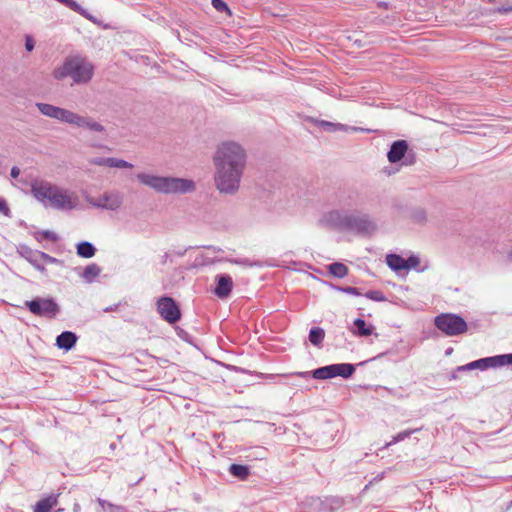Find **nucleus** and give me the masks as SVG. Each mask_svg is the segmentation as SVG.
<instances>
[{
  "mask_svg": "<svg viewBox=\"0 0 512 512\" xmlns=\"http://www.w3.org/2000/svg\"><path fill=\"white\" fill-rule=\"evenodd\" d=\"M511 11H512V6H502V7L497 8V12L502 13V14H506Z\"/></svg>",
  "mask_w": 512,
  "mask_h": 512,
  "instance_id": "37998d69",
  "label": "nucleus"
},
{
  "mask_svg": "<svg viewBox=\"0 0 512 512\" xmlns=\"http://www.w3.org/2000/svg\"><path fill=\"white\" fill-rule=\"evenodd\" d=\"M36 107L40 113L46 117L58 120L63 123L71 124L74 112L48 103L38 102Z\"/></svg>",
  "mask_w": 512,
  "mask_h": 512,
  "instance_id": "f8f14e48",
  "label": "nucleus"
},
{
  "mask_svg": "<svg viewBox=\"0 0 512 512\" xmlns=\"http://www.w3.org/2000/svg\"><path fill=\"white\" fill-rule=\"evenodd\" d=\"M136 178L142 185L161 194H187L196 190V184L191 179L160 176L145 172L137 173Z\"/></svg>",
  "mask_w": 512,
  "mask_h": 512,
  "instance_id": "20e7f679",
  "label": "nucleus"
},
{
  "mask_svg": "<svg viewBox=\"0 0 512 512\" xmlns=\"http://www.w3.org/2000/svg\"><path fill=\"white\" fill-rule=\"evenodd\" d=\"M108 167L119 169H131L133 168V164L123 159L108 157Z\"/></svg>",
  "mask_w": 512,
  "mask_h": 512,
  "instance_id": "cd10ccee",
  "label": "nucleus"
},
{
  "mask_svg": "<svg viewBox=\"0 0 512 512\" xmlns=\"http://www.w3.org/2000/svg\"><path fill=\"white\" fill-rule=\"evenodd\" d=\"M434 325L447 336H458L464 334L468 329L466 321L453 313H442L436 316Z\"/></svg>",
  "mask_w": 512,
  "mask_h": 512,
  "instance_id": "0eeeda50",
  "label": "nucleus"
},
{
  "mask_svg": "<svg viewBox=\"0 0 512 512\" xmlns=\"http://www.w3.org/2000/svg\"><path fill=\"white\" fill-rule=\"evenodd\" d=\"M229 262L236 264V265L245 266V267L260 266L259 262H253L248 258L231 259V260H229Z\"/></svg>",
  "mask_w": 512,
  "mask_h": 512,
  "instance_id": "72a5a7b5",
  "label": "nucleus"
},
{
  "mask_svg": "<svg viewBox=\"0 0 512 512\" xmlns=\"http://www.w3.org/2000/svg\"><path fill=\"white\" fill-rule=\"evenodd\" d=\"M123 194L119 191H107L97 199H87V201L96 208L115 211L123 203Z\"/></svg>",
  "mask_w": 512,
  "mask_h": 512,
  "instance_id": "9b49d317",
  "label": "nucleus"
},
{
  "mask_svg": "<svg viewBox=\"0 0 512 512\" xmlns=\"http://www.w3.org/2000/svg\"><path fill=\"white\" fill-rule=\"evenodd\" d=\"M420 260L417 256L411 255L407 259H405V270L415 269L419 265Z\"/></svg>",
  "mask_w": 512,
  "mask_h": 512,
  "instance_id": "c9c22d12",
  "label": "nucleus"
},
{
  "mask_svg": "<svg viewBox=\"0 0 512 512\" xmlns=\"http://www.w3.org/2000/svg\"><path fill=\"white\" fill-rule=\"evenodd\" d=\"M337 203L339 209L352 210V208L359 206L360 195L356 191H342L337 195Z\"/></svg>",
  "mask_w": 512,
  "mask_h": 512,
  "instance_id": "ddd939ff",
  "label": "nucleus"
},
{
  "mask_svg": "<svg viewBox=\"0 0 512 512\" xmlns=\"http://www.w3.org/2000/svg\"><path fill=\"white\" fill-rule=\"evenodd\" d=\"M22 255L35 269H37L40 272L46 271L44 265L42 264V259L40 258L41 251H34L28 247H23Z\"/></svg>",
  "mask_w": 512,
  "mask_h": 512,
  "instance_id": "a211bd4d",
  "label": "nucleus"
},
{
  "mask_svg": "<svg viewBox=\"0 0 512 512\" xmlns=\"http://www.w3.org/2000/svg\"><path fill=\"white\" fill-rule=\"evenodd\" d=\"M408 150V144L405 140H397L392 143L390 150L387 153V157L390 163H397L406 154Z\"/></svg>",
  "mask_w": 512,
  "mask_h": 512,
  "instance_id": "dca6fc26",
  "label": "nucleus"
},
{
  "mask_svg": "<svg viewBox=\"0 0 512 512\" xmlns=\"http://www.w3.org/2000/svg\"><path fill=\"white\" fill-rule=\"evenodd\" d=\"M34 237L39 242L42 241L43 239H46V240H49L52 242H56L58 240V235L55 232L50 231V230L38 231L37 233H35Z\"/></svg>",
  "mask_w": 512,
  "mask_h": 512,
  "instance_id": "c756f323",
  "label": "nucleus"
},
{
  "mask_svg": "<svg viewBox=\"0 0 512 512\" xmlns=\"http://www.w3.org/2000/svg\"><path fill=\"white\" fill-rule=\"evenodd\" d=\"M334 288L337 291H340L342 293H346V294H349V295H353V296H361L362 295L360 290L358 288H356V287H351V286H346V287L335 286Z\"/></svg>",
  "mask_w": 512,
  "mask_h": 512,
  "instance_id": "f704fd0d",
  "label": "nucleus"
},
{
  "mask_svg": "<svg viewBox=\"0 0 512 512\" xmlns=\"http://www.w3.org/2000/svg\"><path fill=\"white\" fill-rule=\"evenodd\" d=\"M90 163L97 165V166L108 167V157H96V158H93L90 161Z\"/></svg>",
  "mask_w": 512,
  "mask_h": 512,
  "instance_id": "ea45409f",
  "label": "nucleus"
},
{
  "mask_svg": "<svg viewBox=\"0 0 512 512\" xmlns=\"http://www.w3.org/2000/svg\"><path fill=\"white\" fill-rule=\"evenodd\" d=\"M58 494H51L40 501L34 507V512H50L58 503Z\"/></svg>",
  "mask_w": 512,
  "mask_h": 512,
  "instance_id": "aec40b11",
  "label": "nucleus"
},
{
  "mask_svg": "<svg viewBox=\"0 0 512 512\" xmlns=\"http://www.w3.org/2000/svg\"><path fill=\"white\" fill-rule=\"evenodd\" d=\"M170 258V254L169 253H165L163 256H162V260H161V263L162 264H165Z\"/></svg>",
  "mask_w": 512,
  "mask_h": 512,
  "instance_id": "09e8293b",
  "label": "nucleus"
},
{
  "mask_svg": "<svg viewBox=\"0 0 512 512\" xmlns=\"http://www.w3.org/2000/svg\"><path fill=\"white\" fill-rule=\"evenodd\" d=\"M319 221L323 226L362 236H371L378 230V225L370 214L356 209H331L323 213Z\"/></svg>",
  "mask_w": 512,
  "mask_h": 512,
  "instance_id": "f03ea898",
  "label": "nucleus"
},
{
  "mask_svg": "<svg viewBox=\"0 0 512 512\" xmlns=\"http://www.w3.org/2000/svg\"><path fill=\"white\" fill-rule=\"evenodd\" d=\"M0 213L4 214L6 217H11V210L6 200L3 198H0Z\"/></svg>",
  "mask_w": 512,
  "mask_h": 512,
  "instance_id": "4c0bfd02",
  "label": "nucleus"
},
{
  "mask_svg": "<svg viewBox=\"0 0 512 512\" xmlns=\"http://www.w3.org/2000/svg\"><path fill=\"white\" fill-rule=\"evenodd\" d=\"M355 372V366L350 363H337L319 367L313 371L291 372L289 375L309 380L310 378L326 380L337 376L345 379L351 377Z\"/></svg>",
  "mask_w": 512,
  "mask_h": 512,
  "instance_id": "423d86ee",
  "label": "nucleus"
},
{
  "mask_svg": "<svg viewBox=\"0 0 512 512\" xmlns=\"http://www.w3.org/2000/svg\"><path fill=\"white\" fill-rule=\"evenodd\" d=\"M40 258L42 259V264L43 263L54 264V263L59 262V260L57 258L52 257L45 252H41Z\"/></svg>",
  "mask_w": 512,
  "mask_h": 512,
  "instance_id": "58836bf2",
  "label": "nucleus"
},
{
  "mask_svg": "<svg viewBox=\"0 0 512 512\" xmlns=\"http://www.w3.org/2000/svg\"><path fill=\"white\" fill-rule=\"evenodd\" d=\"M286 373L284 374H265L264 375V378L265 379H268V380H273L275 379L276 377H284V378H288V377H295L294 375H285Z\"/></svg>",
  "mask_w": 512,
  "mask_h": 512,
  "instance_id": "79ce46f5",
  "label": "nucleus"
},
{
  "mask_svg": "<svg viewBox=\"0 0 512 512\" xmlns=\"http://www.w3.org/2000/svg\"><path fill=\"white\" fill-rule=\"evenodd\" d=\"M35 43L31 36H26L25 39V48L27 51L31 52L34 49Z\"/></svg>",
  "mask_w": 512,
  "mask_h": 512,
  "instance_id": "a19ab883",
  "label": "nucleus"
},
{
  "mask_svg": "<svg viewBox=\"0 0 512 512\" xmlns=\"http://www.w3.org/2000/svg\"><path fill=\"white\" fill-rule=\"evenodd\" d=\"M78 340L77 335L72 331H64L56 338V346L65 351L71 350Z\"/></svg>",
  "mask_w": 512,
  "mask_h": 512,
  "instance_id": "f3484780",
  "label": "nucleus"
},
{
  "mask_svg": "<svg viewBox=\"0 0 512 512\" xmlns=\"http://www.w3.org/2000/svg\"><path fill=\"white\" fill-rule=\"evenodd\" d=\"M452 349L446 351L447 354L451 353Z\"/></svg>",
  "mask_w": 512,
  "mask_h": 512,
  "instance_id": "5fc2aeb1",
  "label": "nucleus"
},
{
  "mask_svg": "<svg viewBox=\"0 0 512 512\" xmlns=\"http://www.w3.org/2000/svg\"><path fill=\"white\" fill-rule=\"evenodd\" d=\"M419 430L420 429H408L401 431L398 434H396L389 443H387V446L401 442Z\"/></svg>",
  "mask_w": 512,
  "mask_h": 512,
  "instance_id": "7c9ffc66",
  "label": "nucleus"
},
{
  "mask_svg": "<svg viewBox=\"0 0 512 512\" xmlns=\"http://www.w3.org/2000/svg\"><path fill=\"white\" fill-rule=\"evenodd\" d=\"M20 174V169L16 166L12 167L10 175L12 178H17Z\"/></svg>",
  "mask_w": 512,
  "mask_h": 512,
  "instance_id": "c03bdc74",
  "label": "nucleus"
},
{
  "mask_svg": "<svg viewBox=\"0 0 512 512\" xmlns=\"http://www.w3.org/2000/svg\"><path fill=\"white\" fill-rule=\"evenodd\" d=\"M81 507L79 503H75L73 506V512H80Z\"/></svg>",
  "mask_w": 512,
  "mask_h": 512,
  "instance_id": "3c124183",
  "label": "nucleus"
},
{
  "mask_svg": "<svg viewBox=\"0 0 512 512\" xmlns=\"http://www.w3.org/2000/svg\"><path fill=\"white\" fill-rule=\"evenodd\" d=\"M245 149L237 142H222L213 156L214 185L220 194L235 195L246 167Z\"/></svg>",
  "mask_w": 512,
  "mask_h": 512,
  "instance_id": "f257e3e1",
  "label": "nucleus"
},
{
  "mask_svg": "<svg viewBox=\"0 0 512 512\" xmlns=\"http://www.w3.org/2000/svg\"><path fill=\"white\" fill-rule=\"evenodd\" d=\"M212 5L217 11H229L228 5L223 0H212Z\"/></svg>",
  "mask_w": 512,
  "mask_h": 512,
  "instance_id": "e433bc0d",
  "label": "nucleus"
},
{
  "mask_svg": "<svg viewBox=\"0 0 512 512\" xmlns=\"http://www.w3.org/2000/svg\"><path fill=\"white\" fill-rule=\"evenodd\" d=\"M512 365V353L509 354H500L490 357L481 358L475 361H472L466 365L459 366L457 368L458 371H466L473 369L486 370L489 368H499L503 366H511Z\"/></svg>",
  "mask_w": 512,
  "mask_h": 512,
  "instance_id": "6e6552de",
  "label": "nucleus"
},
{
  "mask_svg": "<svg viewBox=\"0 0 512 512\" xmlns=\"http://www.w3.org/2000/svg\"><path fill=\"white\" fill-rule=\"evenodd\" d=\"M319 126L327 132H337V131H344V132H352V131H358L362 130L361 128L348 126L341 123H333L325 120H321L318 122Z\"/></svg>",
  "mask_w": 512,
  "mask_h": 512,
  "instance_id": "6ab92c4d",
  "label": "nucleus"
},
{
  "mask_svg": "<svg viewBox=\"0 0 512 512\" xmlns=\"http://www.w3.org/2000/svg\"><path fill=\"white\" fill-rule=\"evenodd\" d=\"M177 256H183L186 253V249L183 250H177L174 252Z\"/></svg>",
  "mask_w": 512,
  "mask_h": 512,
  "instance_id": "603ef678",
  "label": "nucleus"
},
{
  "mask_svg": "<svg viewBox=\"0 0 512 512\" xmlns=\"http://www.w3.org/2000/svg\"><path fill=\"white\" fill-rule=\"evenodd\" d=\"M70 125H74V126H77L80 128H87L94 132H104L105 131L104 126L102 124H100L99 122L95 121L93 118L81 116L75 112L73 114L72 121H71Z\"/></svg>",
  "mask_w": 512,
  "mask_h": 512,
  "instance_id": "4468645a",
  "label": "nucleus"
},
{
  "mask_svg": "<svg viewBox=\"0 0 512 512\" xmlns=\"http://www.w3.org/2000/svg\"><path fill=\"white\" fill-rule=\"evenodd\" d=\"M354 326L356 328L355 334L360 337L370 336L374 331L373 325H367L364 319L357 318L354 320Z\"/></svg>",
  "mask_w": 512,
  "mask_h": 512,
  "instance_id": "4be33fe9",
  "label": "nucleus"
},
{
  "mask_svg": "<svg viewBox=\"0 0 512 512\" xmlns=\"http://www.w3.org/2000/svg\"><path fill=\"white\" fill-rule=\"evenodd\" d=\"M329 273L336 278H344L348 275V268L346 265L340 262L332 263L328 266Z\"/></svg>",
  "mask_w": 512,
  "mask_h": 512,
  "instance_id": "a878e982",
  "label": "nucleus"
},
{
  "mask_svg": "<svg viewBox=\"0 0 512 512\" xmlns=\"http://www.w3.org/2000/svg\"><path fill=\"white\" fill-rule=\"evenodd\" d=\"M98 504L101 506L103 511L108 512H124V507L120 505H115L113 503H110L104 499L98 498L97 499Z\"/></svg>",
  "mask_w": 512,
  "mask_h": 512,
  "instance_id": "c85d7f7f",
  "label": "nucleus"
},
{
  "mask_svg": "<svg viewBox=\"0 0 512 512\" xmlns=\"http://www.w3.org/2000/svg\"><path fill=\"white\" fill-rule=\"evenodd\" d=\"M77 255L82 258H92L96 253L95 246L88 241L79 242L76 245Z\"/></svg>",
  "mask_w": 512,
  "mask_h": 512,
  "instance_id": "412c9836",
  "label": "nucleus"
},
{
  "mask_svg": "<svg viewBox=\"0 0 512 512\" xmlns=\"http://www.w3.org/2000/svg\"><path fill=\"white\" fill-rule=\"evenodd\" d=\"M157 312L169 324H175L181 318V311L175 300L168 296H163L157 301Z\"/></svg>",
  "mask_w": 512,
  "mask_h": 512,
  "instance_id": "9d476101",
  "label": "nucleus"
},
{
  "mask_svg": "<svg viewBox=\"0 0 512 512\" xmlns=\"http://www.w3.org/2000/svg\"><path fill=\"white\" fill-rule=\"evenodd\" d=\"M118 304H114V305H111V306H108V307H105L103 309L104 312H112V311H116L118 309Z\"/></svg>",
  "mask_w": 512,
  "mask_h": 512,
  "instance_id": "49530a36",
  "label": "nucleus"
},
{
  "mask_svg": "<svg viewBox=\"0 0 512 512\" xmlns=\"http://www.w3.org/2000/svg\"><path fill=\"white\" fill-rule=\"evenodd\" d=\"M507 257H508V260L512 262V249L509 251Z\"/></svg>",
  "mask_w": 512,
  "mask_h": 512,
  "instance_id": "864d4df0",
  "label": "nucleus"
},
{
  "mask_svg": "<svg viewBox=\"0 0 512 512\" xmlns=\"http://www.w3.org/2000/svg\"><path fill=\"white\" fill-rule=\"evenodd\" d=\"M229 473L239 480H246L250 475V469L246 465L231 464L228 468Z\"/></svg>",
  "mask_w": 512,
  "mask_h": 512,
  "instance_id": "5701e85b",
  "label": "nucleus"
},
{
  "mask_svg": "<svg viewBox=\"0 0 512 512\" xmlns=\"http://www.w3.org/2000/svg\"><path fill=\"white\" fill-rule=\"evenodd\" d=\"M54 79L63 80L70 77L73 84H87L94 75V66L85 58L79 56L67 57L62 65L56 67L52 73Z\"/></svg>",
  "mask_w": 512,
  "mask_h": 512,
  "instance_id": "39448f33",
  "label": "nucleus"
},
{
  "mask_svg": "<svg viewBox=\"0 0 512 512\" xmlns=\"http://www.w3.org/2000/svg\"><path fill=\"white\" fill-rule=\"evenodd\" d=\"M217 285L214 289V293L219 298H226L232 291L233 281L232 278L227 274H221L216 277Z\"/></svg>",
  "mask_w": 512,
  "mask_h": 512,
  "instance_id": "2eb2a0df",
  "label": "nucleus"
},
{
  "mask_svg": "<svg viewBox=\"0 0 512 512\" xmlns=\"http://www.w3.org/2000/svg\"><path fill=\"white\" fill-rule=\"evenodd\" d=\"M378 6L381 7V8H384V9H388L389 8V3L381 1V2L378 3Z\"/></svg>",
  "mask_w": 512,
  "mask_h": 512,
  "instance_id": "8fccbe9b",
  "label": "nucleus"
},
{
  "mask_svg": "<svg viewBox=\"0 0 512 512\" xmlns=\"http://www.w3.org/2000/svg\"><path fill=\"white\" fill-rule=\"evenodd\" d=\"M31 193L45 207L60 211H70L77 207L79 198L74 191L63 188L46 180H34Z\"/></svg>",
  "mask_w": 512,
  "mask_h": 512,
  "instance_id": "7ed1b4c3",
  "label": "nucleus"
},
{
  "mask_svg": "<svg viewBox=\"0 0 512 512\" xmlns=\"http://www.w3.org/2000/svg\"><path fill=\"white\" fill-rule=\"evenodd\" d=\"M383 356H384V353H380V354H378L377 356H375V357H373V358H371V359H369V360H367V361H363V362L359 363L358 365H360V366H361V365H364L365 363H367V362H369V361H374V360L379 359V358H381V357H383Z\"/></svg>",
  "mask_w": 512,
  "mask_h": 512,
  "instance_id": "de8ad7c7",
  "label": "nucleus"
},
{
  "mask_svg": "<svg viewBox=\"0 0 512 512\" xmlns=\"http://www.w3.org/2000/svg\"><path fill=\"white\" fill-rule=\"evenodd\" d=\"M364 296L375 302H384L386 301V297L384 293L380 290H370L364 294Z\"/></svg>",
  "mask_w": 512,
  "mask_h": 512,
  "instance_id": "2f4dec72",
  "label": "nucleus"
},
{
  "mask_svg": "<svg viewBox=\"0 0 512 512\" xmlns=\"http://www.w3.org/2000/svg\"><path fill=\"white\" fill-rule=\"evenodd\" d=\"M412 220L418 224H424L427 221V215L424 209L417 208L412 212Z\"/></svg>",
  "mask_w": 512,
  "mask_h": 512,
  "instance_id": "473e14b6",
  "label": "nucleus"
},
{
  "mask_svg": "<svg viewBox=\"0 0 512 512\" xmlns=\"http://www.w3.org/2000/svg\"><path fill=\"white\" fill-rule=\"evenodd\" d=\"M25 305L32 314L40 317L55 318L60 312L59 305L52 298L36 297L26 301Z\"/></svg>",
  "mask_w": 512,
  "mask_h": 512,
  "instance_id": "1a4fd4ad",
  "label": "nucleus"
},
{
  "mask_svg": "<svg viewBox=\"0 0 512 512\" xmlns=\"http://www.w3.org/2000/svg\"><path fill=\"white\" fill-rule=\"evenodd\" d=\"M324 337H325V332L322 328H320V327L311 328V330L309 332V341L313 345L319 346L323 342Z\"/></svg>",
  "mask_w": 512,
  "mask_h": 512,
  "instance_id": "bb28decb",
  "label": "nucleus"
},
{
  "mask_svg": "<svg viewBox=\"0 0 512 512\" xmlns=\"http://www.w3.org/2000/svg\"><path fill=\"white\" fill-rule=\"evenodd\" d=\"M386 263L393 271L405 270V258L397 254H389L386 256Z\"/></svg>",
  "mask_w": 512,
  "mask_h": 512,
  "instance_id": "b1692460",
  "label": "nucleus"
},
{
  "mask_svg": "<svg viewBox=\"0 0 512 512\" xmlns=\"http://www.w3.org/2000/svg\"><path fill=\"white\" fill-rule=\"evenodd\" d=\"M384 472L378 474L376 477H374L370 482L369 485L373 484L374 482L380 481L384 478Z\"/></svg>",
  "mask_w": 512,
  "mask_h": 512,
  "instance_id": "a18cd8bd",
  "label": "nucleus"
},
{
  "mask_svg": "<svg viewBox=\"0 0 512 512\" xmlns=\"http://www.w3.org/2000/svg\"><path fill=\"white\" fill-rule=\"evenodd\" d=\"M100 272L101 268L97 264L91 263L85 267L82 277L86 282L91 283L100 274Z\"/></svg>",
  "mask_w": 512,
  "mask_h": 512,
  "instance_id": "393cba45",
  "label": "nucleus"
}]
</instances>
